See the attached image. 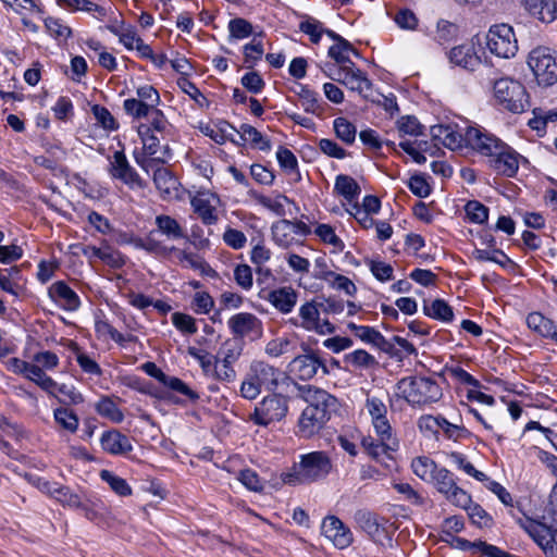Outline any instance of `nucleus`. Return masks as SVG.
<instances>
[{"label": "nucleus", "instance_id": "obj_34", "mask_svg": "<svg viewBox=\"0 0 557 557\" xmlns=\"http://www.w3.org/2000/svg\"><path fill=\"white\" fill-rule=\"evenodd\" d=\"M423 312L425 315L443 322H449L454 318L451 307L442 299H435L431 304L424 301Z\"/></svg>", "mask_w": 557, "mask_h": 557}, {"label": "nucleus", "instance_id": "obj_44", "mask_svg": "<svg viewBox=\"0 0 557 557\" xmlns=\"http://www.w3.org/2000/svg\"><path fill=\"white\" fill-rule=\"evenodd\" d=\"M334 132L343 143L351 145L355 141L356 126L345 117H336L333 122Z\"/></svg>", "mask_w": 557, "mask_h": 557}, {"label": "nucleus", "instance_id": "obj_60", "mask_svg": "<svg viewBox=\"0 0 557 557\" xmlns=\"http://www.w3.org/2000/svg\"><path fill=\"white\" fill-rule=\"evenodd\" d=\"M366 408L371 417V420H377L387 414V408L382 398L368 394L366 399Z\"/></svg>", "mask_w": 557, "mask_h": 557}, {"label": "nucleus", "instance_id": "obj_20", "mask_svg": "<svg viewBox=\"0 0 557 557\" xmlns=\"http://www.w3.org/2000/svg\"><path fill=\"white\" fill-rule=\"evenodd\" d=\"M143 369L147 374L156 377L164 386L185 395L189 400L197 401L199 399L198 393L193 391L185 382L176 376L166 375L153 362L144 363Z\"/></svg>", "mask_w": 557, "mask_h": 557}, {"label": "nucleus", "instance_id": "obj_7", "mask_svg": "<svg viewBox=\"0 0 557 557\" xmlns=\"http://www.w3.org/2000/svg\"><path fill=\"white\" fill-rule=\"evenodd\" d=\"M244 343L237 338L225 341L215 355L216 370L214 379L221 382H233L236 379V371L233 364L243 354Z\"/></svg>", "mask_w": 557, "mask_h": 557}, {"label": "nucleus", "instance_id": "obj_9", "mask_svg": "<svg viewBox=\"0 0 557 557\" xmlns=\"http://www.w3.org/2000/svg\"><path fill=\"white\" fill-rule=\"evenodd\" d=\"M443 494L445 498L455 506L467 507L470 504V495L457 485L453 472L444 467H438L434 472V478L429 482Z\"/></svg>", "mask_w": 557, "mask_h": 557}, {"label": "nucleus", "instance_id": "obj_5", "mask_svg": "<svg viewBox=\"0 0 557 557\" xmlns=\"http://www.w3.org/2000/svg\"><path fill=\"white\" fill-rule=\"evenodd\" d=\"M289 398L282 394L273 393L264 396L255 407L249 420L259 426H268L271 423L282 421L288 413Z\"/></svg>", "mask_w": 557, "mask_h": 557}, {"label": "nucleus", "instance_id": "obj_31", "mask_svg": "<svg viewBox=\"0 0 557 557\" xmlns=\"http://www.w3.org/2000/svg\"><path fill=\"white\" fill-rule=\"evenodd\" d=\"M314 277L327 282L333 288L343 290L347 295L352 296L357 292V287L351 280L333 271H321L314 274Z\"/></svg>", "mask_w": 557, "mask_h": 557}, {"label": "nucleus", "instance_id": "obj_23", "mask_svg": "<svg viewBox=\"0 0 557 557\" xmlns=\"http://www.w3.org/2000/svg\"><path fill=\"white\" fill-rule=\"evenodd\" d=\"M329 420L324 413L319 414L305 408L298 419L296 434L302 438H311L324 428Z\"/></svg>", "mask_w": 557, "mask_h": 557}, {"label": "nucleus", "instance_id": "obj_30", "mask_svg": "<svg viewBox=\"0 0 557 557\" xmlns=\"http://www.w3.org/2000/svg\"><path fill=\"white\" fill-rule=\"evenodd\" d=\"M527 324L529 329L539 333L543 337L550 338L552 336L557 335V324L540 312L530 313L527 317Z\"/></svg>", "mask_w": 557, "mask_h": 557}, {"label": "nucleus", "instance_id": "obj_22", "mask_svg": "<svg viewBox=\"0 0 557 557\" xmlns=\"http://www.w3.org/2000/svg\"><path fill=\"white\" fill-rule=\"evenodd\" d=\"M100 445L106 453L113 456L125 455L133 450L131 440L115 429L102 433Z\"/></svg>", "mask_w": 557, "mask_h": 557}, {"label": "nucleus", "instance_id": "obj_33", "mask_svg": "<svg viewBox=\"0 0 557 557\" xmlns=\"http://www.w3.org/2000/svg\"><path fill=\"white\" fill-rule=\"evenodd\" d=\"M156 231H151L147 237L139 239L136 243V247L144 249L149 253H153L156 256L166 257L170 253L176 251L174 246H165L162 242L156 238Z\"/></svg>", "mask_w": 557, "mask_h": 557}, {"label": "nucleus", "instance_id": "obj_45", "mask_svg": "<svg viewBox=\"0 0 557 557\" xmlns=\"http://www.w3.org/2000/svg\"><path fill=\"white\" fill-rule=\"evenodd\" d=\"M96 410L100 416L108 418L114 423H121L124 420L123 412L119 409L116 404L108 397L97 403Z\"/></svg>", "mask_w": 557, "mask_h": 557}, {"label": "nucleus", "instance_id": "obj_35", "mask_svg": "<svg viewBox=\"0 0 557 557\" xmlns=\"http://www.w3.org/2000/svg\"><path fill=\"white\" fill-rule=\"evenodd\" d=\"M334 189L348 201L357 199L361 191L358 183L351 176L345 174L336 177Z\"/></svg>", "mask_w": 557, "mask_h": 557}, {"label": "nucleus", "instance_id": "obj_1", "mask_svg": "<svg viewBox=\"0 0 557 557\" xmlns=\"http://www.w3.org/2000/svg\"><path fill=\"white\" fill-rule=\"evenodd\" d=\"M470 148L490 158L491 166L508 177L513 176L519 169V154L496 136L482 132L468 133Z\"/></svg>", "mask_w": 557, "mask_h": 557}, {"label": "nucleus", "instance_id": "obj_25", "mask_svg": "<svg viewBox=\"0 0 557 557\" xmlns=\"http://www.w3.org/2000/svg\"><path fill=\"white\" fill-rule=\"evenodd\" d=\"M524 9L543 23H552L557 17L555 0H521Z\"/></svg>", "mask_w": 557, "mask_h": 557}, {"label": "nucleus", "instance_id": "obj_47", "mask_svg": "<svg viewBox=\"0 0 557 557\" xmlns=\"http://www.w3.org/2000/svg\"><path fill=\"white\" fill-rule=\"evenodd\" d=\"M100 478L109 484V486L120 496H128L132 488L128 483L121 476L115 475L109 470H101Z\"/></svg>", "mask_w": 557, "mask_h": 557}, {"label": "nucleus", "instance_id": "obj_4", "mask_svg": "<svg viewBox=\"0 0 557 557\" xmlns=\"http://www.w3.org/2000/svg\"><path fill=\"white\" fill-rule=\"evenodd\" d=\"M494 95L497 101L512 113H521L530 107L524 86L512 78L503 77L495 81Z\"/></svg>", "mask_w": 557, "mask_h": 557}, {"label": "nucleus", "instance_id": "obj_15", "mask_svg": "<svg viewBox=\"0 0 557 557\" xmlns=\"http://www.w3.org/2000/svg\"><path fill=\"white\" fill-rule=\"evenodd\" d=\"M528 534L542 548L546 557H557V530L535 520L523 525Z\"/></svg>", "mask_w": 557, "mask_h": 557}, {"label": "nucleus", "instance_id": "obj_8", "mask_svg": "<svg viewBox=\"0 0 557 557\" xmlns=\"http://www.w3.org/2000/svg\"><path fill=\"white\" fill-rule=\"evenodd\" d=\"M486 46L491 53L503 59L515 57L518 51L513 29L508 24L492 26L486 35Z\"/></svg>", "mask_w": 557, "mask_h": 557}, {"label": "nucleus", "instance_id": "obj_16", "mask_svg": "<svg viewBox=\"0 0 557 557\" xmlns=\"http://www.w3.org/2000/svg\"><path fill=\"white\" fill-rule=\"evenodd\" d=\"M354 520L357 525L362 531H364L374 543L384 546L385 544L383 540H386L387 546L393 547L391 535L386 532L385 528L381 525L375 513L360 509L355 512Z\"/></svg>", "mask_w": 557, "mask_h": 557}, {"label": "nucleus", "instance_id": "obj_29", "mask_svg": "<svg viewBox=\"0 0 557 557\" xmlns=\"http://www.w3.org/2000/svg\"><path fill=\"white\" fill-rule=\"evenodd\" d=\"M153 183L163 197H172L178 188L177 178L166 168L162 166L154 169Z\"/></svg>", "mask_w": 557, "mask_h": 557}, {"label": "nucleus", "instance_id": "obj_50", "mask_svg": "<svg viewBox=\"0 0 557 557\" xmlns=\"http://www.w3.org/2000/svg\"><path fill=\"white\" fill-rule=\"evenodd\" d=\"M272 236L274 242L281 247H288L292 238L290 234V221L289 220H281L274 223L271 227Z\"/></svg>", "mask_w": 557, "mask_h": 557}, {"label": "nucleus", "instance_id": "obj_55", "mask_svg": "<svg viewBox=\"0 0 557 557\" xmlns=\"http://www.w3.org/2000/svg\"><path fill=\"white\" fill-rule=\"evenodd\" d=\"M230 36L235 39H244L252 34V25L245 18L236 17L228 23Z\"/></svg>", "mask_w": 557, "mask_h": 557}, {"label": "nucleus", "instance_id": "obj_3", "mask_svg": "<svg viewBox=\"0 0 557 557\" xmlns=\"http://www.w3.org/2000/svg\"><path fill=\"white\" fill-rule=\"evenodd\" d=\"M400 396L412 407H424L437 403L443 391L436 380L426 376H407L397 383Z\"/></svg>", "mask_w": 557, "mask_h": 557}, {"label": "nucleus", "instance_id": "obj_56", "mask_svg": "<svg viewBox=\"0 0 557 557\" xmlns=\"http://www.w3.org/2000/svg\"><path fill=\"white\" fill-rule=\"evenodd\" d=\"M397 127L400 134L419 136L422 134L423 126L416 116L406 115L397 121Z\"/></svg>", "mask_w": 557, "mask_h": 557}, {"label": "nucleus", "instance_id": "obj_63", "mask_svg": "<svg viewBox=\"0 0 557 557\" xmlns=\"http://www.w3.org/2000/svg\"><path fill=\"white\" fill-rule=\"evenodd\" d=\"M356 336L362 342L373 344L376 347H382L386 343L385 337L371 326H360V329H357Z\"/></svg>", "mask_w": 557, "mask_h": 557}, {"label": "nucleus", "instance_id": "obj_37", "mask_svg": "<svg viewBox=\"0 0 557 557\" xmlns=\"http://www.w3.org/2000/svg\"><path fill=\"white\" fill-rule=\"evenodd\" d=\"M180 261L186 262V267L191 268L194 270L200 271L201 274L207 276H215V271L198 255L186 252L185 250L175 251Z\"/></svg>", "mask_w": 557, "mask_h": 557}, {"label": "nucleus", "instance_id": "obj_52", "mask_svg": "<svg viewBox=\"0 0 557 557\" xmlns=\"http://www.w3.org/2000/svg\"><path fill=\"white\" fill-rule=\"evenodd\" d=\"M178 87L187 94L200 108H208L209 100L206 96L186 77H181L177 81Z\"/></svg>", "mask_w": 557, "mask_h": 557}, {"label": "nucleus", "instance_id": "obj_14", "mask_svg": "<svg viewBox=\"0 0 557 557\" xmlns=\"http://www.w3.org/2000/svg\"><path fill=\"white\" fill-rule=\"evenodd\" d=\"M324 74L332 81L338 82L348 87L352 91H357L364 98L369 97L368 91L372 89V83L367 77L366 73L356 65H345L343 69H337V75L324 70Z\"/></svg>", "mask_w": 557, "mask_h": 557}, {"label": "nucleus", "instance_id": "obj_53", "mask_svg": "<svg viewBox=\"0 0 557 557\" xmlns=\"http://www.w3.org/2000/svg\"><path fill=\"white\" fill-rule=\"evenodd\" d=\"M125 112L134 119L147 117L152 110V106H147L146 102L139 101L136 98L126 99L123 103Z\"/></svg>", "mask_w": 557, "mask_h": 557}, {"label": "nucleus", "instance_id": "obj_64", "mask_svg": "<svg viewBox=\"0 0 557 557\" xmlns=\"http://www.w3.org/2000/svg\"><path fill=\"white\" fill-rule=\"evenodd\" d=\"M468 511V515L472 522L479 527H487L492 519L488 513L478 504H470L467 507H462Z\"/></svg>", "mask_w": 557, "mask_h": 557}, {"label": "nucleus", "instance_id": "obj_26", "mask_svg": "<svg viewBox=\"0 0 557 557\" xmlns=\"http://www.w3.org/2000/svg\"><path fill=\"white\" fill-rule=\"evenodd\" d=\"M298 294L290 286L280 287L271 290L268 295V301L281 313L287 314L293 311L297 304Z\"/></svg>", "mask_w": 557, "mask_h": 557}, {"label": "nucleus", "instance_id": "obj_46", "mask_svg": "<svg viewBox=\"0 0 557 557\" xmlns=\"http://www.w3.org/2000/svg\"><path fill=\"white\" fill-rule=\"evenodd\" d=\"M188 355L199 362L206 375H211L214 379V370H216L215 356L195 347L188 348Z\"/></svg>", "mask_w": 557, "mask_h": 557}, {"label": "nucleus", "instance_id": "obj_61", "mask_svg": "<svg viewBox=\"0 0 557 557\" xmlns=\"http://www.w3.org/2000/svg\"><path fill=\"white\" fill-rule=\"evenodd\" d=\"M473 257L478 261H492L500 265H505L509 261V258L499 249H475Z\"/></svg>", "mask_w": 557, "mask_h": 557}, {"label": "nucleus", "instance_id": "obj_40", "mask_svg": "<svg viewBox=\"0 0 557 557\" xmlns=\"http://www.w3.org/2000/svg\"><path fill=\"white\" fill-rule=\"evenodd\" d=\"M411 468L416 475L429 483L438 466L429 457L422 456L412 460Z\"/></svg>", "mask_w": 557, "mask_h": 557}, {"label": "nucleus", "instance_id": "obj_48", "mask_svg": "<svg viewBox=\"0 0 557 557\" xmlns=\"http://www.w3.org/2000/svg\"><path fill=\"white\" fill-rule=\"evenodd\" d=\"M53 416L57 423L64 430L71 433L76 432L78 428V418L72 410L66 407L57 408L54 409Z\"/></svg>", "mask_w": 557, "mask_h": 557}, {"label": "nucleus", "instance_id": "obj_18", "mask_svg": "<svg viewBox=\"0 0 557 557\" xmlns=\"http://www.w3.org/2000/svg\"><path fill=\"white\" fill-rule=\"evenodd\" d=\"M322 534L339 549L347 548L354 541L352 533L336 516H327L321 525Z\"/></svg>", "mask_w": 557, "mask_h": 557}, {"label": "nucleus", "instance_id": "obj_43", "mask_svg": "<svg viewBox=\"0 0 557 557\" xmlns=\"http://www.w3.org/2000/svg\"><path fill=\"white\" fill-rule=\"evenodd\" d=\"M387 440L373 438L372 436L364 437L361 442L362 447L367 454L374 460L380 461L381 457L392 451L387 447Z\"/></svg>", "mask_w": 557, "mask_h": 557}, {"label": "nucleus", "instance_id": "obj_21", "mask_svg": "<svg viewBox=\"0 0 557 557\" xmlns=\"http://www.w3.org/2000/svg\"><path fill=\"white\" fill-rule=\"evenodd\" d=\"M227 324L235 338L239 341L250 334L259 335L261 333V321L249 312L234 314Z\"/></svg>", "mask_w": 557, "mask_h": 557}, {"label": "nucleus", "instance_id": "obj_13", "mask_svg": "<svg viewBox=\"0 0 557 557\" xmlns=\"http://www.w3.org/2000/svg\"><path fill=\"white\" fill-rule=\"evenodd\" d=\"M300 474L308 483L326 478L332 470V461L324 451H312L300 456Z\"/></svg>", "mask_w": 557, "mask_h": 557}, {"label": "nucleus", "instance_id": "obj_12", "mask_svg": "<svg viewBox=\"0 0 557 557\" xmlns=\"http://www.w3.org/2000/svg\"><path fill=\"white\" fill-rule=\"evenodd\" d=\"M319 370L323 375L330 373L325 360L314 350H308L307 354L295 357L289 363L290 373L301 381L313 379Z\"/></svg>", "mask_w": 557, "mask_h": 557}, {"label": "nucleus", "instance_id": "obj_6", "mask_svg": "<svg viewBox=\"0 0 557 557\" xmlns=\"http://www.w3.org/2000/svg\"><path fill=\"white\" fill-rule=\"evenodd\" d=\"M528 65L539 85L552 86L557 83V54L546 47H537L529 53Z\"/></svg>", "mask_w": 557, "mask_h": 557}, {"label": "nucleus", "instance_id": "obj_49", "mask_svg": "<svg viewBox=\"0 0 557 557\" xmlns=\"http://www.w3.org/2000/svg\"><path fill=\"white\" fill-rule=\"evenodd\" d=\"M470 131H481L480 128L468 126L463 134L459 133L454 126L451 129V134H448L447 138L444 139L441 144L450 150L461 149L463 146L470 147V141L468 140V133Z\"/></svg>", "mask_w": 557, "mask_h": 557}, {"label": "nucleus", "instance_id": "obj_36", "mask_svg": "<svg viewBox=\"0 0 557 557\" xmlns=\"http://www.w3.org/2000/svg\"><path fill=\"white\" fill-rule=\"evenodd\" d=\"M238 133L240 138L245 141H249L253 147L269 151L271 149V143L267 139L256 127L249 124H242Z\"/></svg>", "mask_w": 557, "mask_h": 557}, {"label": "nucleus", "instance_id": "obj_51", "mask_svg": "<svg viewBox=\"0 0 557 557\" xmlns=\"http://www.w3.org/2000/svg\"><path fill=\"white\" fill-rule=\"evenodd\" d=\"M298 95L307 113L319 114L320 111H322V107L317 92L307 88L306 86H301Z\"/></svg>", "mask_w": 557, "mask_h": 557}, {"label": "nucleus", "instance_id": "obj_17", "mask_svg": "<svg viewBox=\"0 0 557 557\" xmlns=\"http://www.w3.org/2000/svg\"><path fill=\"white\" fill-rule=\"evenodd\" d=\"M109 172L114 178L121 180L131 188H144L146 186L135 169L128 163L123 151H115L113 153L110 160Z\"/></svg>", "mask_w": 557, "mask_h": 557}, {"label": "nucleus", "instance_id": "obj_58", "mask_svg": "<svg viewBox=\"0 0 557 557\" xmlns=\"http://www.w3.org/2000/svg\"><path fill=\"white\" fill-rule=\"evenodd\" d=\"M55 492L57 493L53 498H55L62 505L75 509L83 507V502L81 497L77 494L73 493L69 487L60 485V487Z\"/></svg>", "mask_w": 557, "mask_h": 557}, {"label": "nucleus", "instance_id": "obj_19", "mask_svg": "<svg viewBox=\"0 0 557 557\" xmlns=\"http://www.w3.org/2000/svg\"><path fill=\"white\" fill-rule=\"evenodd\" d=\"M190 203L203 224L213 225L218 222L216 208L220 205V199L215 194L200 191L191 199Z\"/></svg>", "mask_w": 557, "mask_h": 557}, {"label": "nucleus", "instance_id": "obj_59", "mask_svg": "<svg viewBox=\"0 0 557 557\" xmlns=\"http://www.w3.org/2000/svg\"><path fill=\"white\" fill-rule=\"evenodd\" d=\"M457 33H458L457 25H455L454 23H450L448 21L441 20L437 23L435 38L441 45H445V44L449 42L450 40H453L457 36Z\"/></svg>", "mask_w": 557, "mask_h": 557}, {"label": "nucleus", "instance_id": "obj_10", "mask_svg": "<svg viewBox=\"0 0 557 557\" xmlns=\"http://www.w3.org/2000/svg\"><path fill=\"white\" fill-rule=\"evenodd\" d=\"M297 396L308 404L306 409L331 419V413L337 407V399L326 391L313 385H301L295 383Z\"/></svg>", "mask_w": 557, "mask_h": 557}, {"label": "nucleus", "instance_id": "obj_28", "mask_svg": "<svg viewBox=\"0 0 557 557\" xmlns=\"http://www.w3.org/2000/svg\"><path fill=\"white\" fill-rule=\"evenodd\" d=\"M154 224L157 226L156 232L164 235L169 240H180L187 238V234L182 225L172 218L166 214H159L154 219Z\"/></svg>", "mask_w": 557, "mask_h": 557}, {"label": "nucleus", "instance_id": "obj_11", "mask_svg": "<svg viewBox=\"0 0 557 557\" xmlns=\"http://www.w3.org/2000/svg\"><path fill=\"white\" fill-rule=\"evenodd\" d=\"M322 314L323 312L317 300L307 301L299 308L300 322L295 324L308 332H315L320 335L334 333L335 326L327 318H321Z\"/></svg>", "mask_w": 557, "mask_h": 557}, {"label": "nucleus", "instance_id": "obj_24", "mask_svg": "<svg viewBox=\"0 0 557 557\" xmlns=\"http://www.w3.org/2000/svg\"><path fill=\"white\" fill-rule=\"evenodd\" d=\"M49 295L65 310H77L81 305L78 295L63 281L53 283L49 288Z\"/></svg>", "mask_w": 557, "mask_h": 557}, {"label": "nucleus", "instance_id": "obj_39", "mask_svg": "<svg viewBox=\"0 0 557 557\" xmlns=\"http://www.w3.org/2000/svg\"><path fill=\"white\" fill-rule=\"evenodd\" d=\"M372 426L380 440H387L386 445L391 448V450H396L398 448V440L394 435L393 429L386 416L383 418H377V420H372Z\"/></svg>", "mask_w": 557, "mask_h": 557}, {"label": "nucleus", "instance_id": "obj_62", "mask_svg": "<svg viewBox=\"0 0 557 557\" xmlns=\"http://www.w3.org/2000/svg\"><path fill=\"white\" fill-rule=\"evenodd\" d=\"M45 26L49 34L58 39H67L72 30L69 26L64 25L60 20L54 17H47L45 20Z\"/></svg>", "mask_w": 557, "mask_h": 557}, {"label": "nucleus", "instance_id": "obj_41", "mask_svg": "<svg viewBox=\"0 0 557 557\" xmlns=\"http://www.w3.org/2000/svg\"><path fill=\"white\" fill-rule=\"evenodd\" d=\"M253 198L259 205L274 212L276 215L282 216L285 214V202H289V199L281 194H277L274 198L267 197L261 194L252 193Z\"/></svg>", "mask_w": 557, "mask_h": 557}, {"label": "nucleus", "instance_id": "obj_57", "mask_svg": "<svg viewBox=\"0 0 557 557\" xmlns=\"http://www.w3.org/2000/svg\"><path fill=\"white\" fill-rule=\"evenodd\" d=\"M57 395L58 397L55 398L65 405H78L84 401L82 394L76 392L73 386L66 384L59 385Z\"/></svg>", "mask_w": 557, "mask_h": 557}, {"label": "nucleus", "instance_id": "obj_2", "mask_svg": "<svg viewBox=\"0 0 557 557\" xmlns=\"http://www.w3.org/2000/svg\"><path fill=\"white\" fill-rule=\"evenodd\" d=\"M287 379L286 374L264 361L255 360L249 367V371L240 385V394L244 398L256 399L262 389L274 392L280 383Z\"/></svg>", "mask_w": 557, "mask_h": 557}, {"label": "nucleus", "instance_id": "obj_38", "mask_svg": "<svg viewBox=\"0 0 557 557\" xmlns=\"http://www.w3.org/2000/svg\"><path fill=\"white\" fill-rule=\"evenodd\" d=\"M262 33L255 35L251 41L244 46V61L246 67L251 69L263 55Z\"/></svg>", "mask_w": 557, "mask_h": 557}, {"label": "nucleus", "instance_id": "obj_32", "mask_svg": "<svg viewBox=\"0 0 557 557\" xmlns=\"http://www.w3.org/2000/svg\"><path fill=\"white\" fill-rule=\"evenodd\" d=\"M349 53L359 55V52L352 47L348 40H343L341 44H334L329 48L327 54L332 58L339 66L338 69L345 67V65H354L355 63L349 59Z\"/></svg>", "mask_w": 557, "mask_h": 557}, {"label": "nucleus", "instance_id": "obj_42", "mask_svg": "<svg viewBox=\"0 0 557 557\" xmlns=\"http://www.w3.org/2000/svg\"><path fill=\"white\" fill-rule=\"evenodd\" d=\"M344 361L358 369H370L377 364L375 358L363 349H357L352 352L346 354Z\"/></svg>", "mask_w": 557, "mask_h": 557}, {"label": "nucleus", "instance_id": "obj_54", "mask_svg": "<svg viewBox=\"0 0 557 557\" xmlns=\"http://www.w3.org/2000/svg\"><path fill=\"white\" fill-rule=\"evenodd\" d=\"M468 219L478 224H482L488 219V209L479 201H469L465 207Z\"/></svg>", "mask_w": 557, "mask_h": 557}, {"label": "nucleus", "instance_id": "obj_27", "mask_svg": "<svg viewBox=\"0 0 557 557\" xmlns=\"http://www.w3.org/2000/svg\"><path fill=\"white\" fill-rule=\"evenodd\" d=\"M449 60L453 64L468 71H474L481 63L474 48L471 45H460L449 51Z\"/></svg>", "mask_w": 557, "mask_h": 557}]
</instances>
